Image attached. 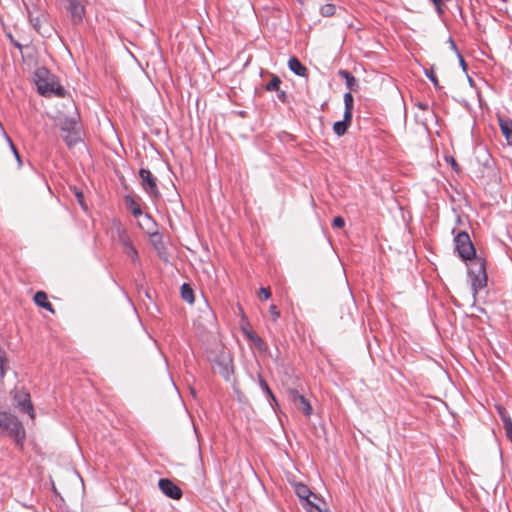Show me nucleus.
Instances as JSON below:
<instances>
[{"label": "nucleus", "instance_id": "20e7f679", "mask_svg": "<svg viewBox=\"0 0 512 512\" xmlns=\"http://www.w3.org/2000/svg\"><path fill=\"white\" fill-rule=\"evenodd\" d=\"M455 250L457 251L460 258L463 260H469L470 262L474 260L476 257V251L474 245L470 239V236L467 232L461 231L459 232L455 238Z\"/></svg>", "mask_w": 512, "mask_h": 512}, {"label": "nucleus", "instance_id": "bb28decb", "mask_svg": "<svg viewBox=\"0 0 512 512\" xmlns=\"http://www.w3.org/2000/svg\"><path fill=\"white\" fill-rule=\"evenodd\" d=\"M7 356L4 349L0 347V379H3L6 374L5 365L7 364Z\"/></svg>", "mask_w": 512, "mask_h": 512}, {"label": "nucleus", "instance_id": "1a4fd4ad", "mask_svg": "<svg viewBox=\"0 0 512 512\" xmlns=\"http://www.w3.org/2000/svg\"><path fill=\"white\" fill-rule=\"evenodd\" d=\"M47 74V70L46 69H39L37 72H36V77H37V80H36V85H37V90L38 92L43 95V96H49L52 94V92L54 91V83H50L48 82L47 80H45L42 76Z\"/></svg>", "mask_w": 512, "mask_h": 512}, {"label": "nucleus", "instance_id": "7c9ffc66", "mask_svg": "<svg viewBox=\"0 0 512 512\" xmlns=\"http://www.w3.org/2000/svg\"><path fill=\"white\" fill-rule=\"evenodd\" d=\"M332 226L334 228H343L345 226V220L341 216H337L333 219Z\"/></svg>", "mask_w": 512, "mask_h": 512}, {"label": "nucleus", "instance_id": "6ab92c4d", "mask_svg": "<svg viewBox=\"0 0 512 512\" xmlns=\"http://www.w3.org/2000/svg\"><path fill=\"white\" fill-rule=\"evenodd\" d=\"M125 202L135 217L142 215L141 207L133 197L129 195L125 196Z\"/></svg>", "mask_w": 512, "mask_h": 512}, {"label": "nucleus", "instance_id": "2eb2a0df", "mask_svg": "<svg viewBox=\"0 0 512 512\" xmlns=\"http://www.w3.org/2000/svg\"><path fill=\"white\" fill-rule=\"evenodd\" d=\"M292 396L295 401H299L298 409L301 410L306 416L311 415L312 407L309 401L296 390L292 391Z\"/></svg>", "mask_w": 512, "mask_h": 512}, {"label": "nucleus", "instance_id": "a211bd4d", "mask_svg": "<svg viewBox=\"0 0 512 512\" xmlns=\"http://www.w3.org/2000/svg\"><path fill=\"white\" fill-rule=\"evenodd\" d=\"M34 301H35V303L38 306H40V307H42V308H44V309L54 313L53 306L48 301V297H47V294L45 292H43V291L36 292L35 295H34Z\"/></svg>", "mask_w": 512, "mask_h": 512}, {"label": "nucleus", "instance_id": "dca6fc26", "mask_svg": "<svg viewBox=\"0 0 512 512\" xmlns=\"http://www.w3.org/2000/svg\"><path fill=\"white\" fill-rule=\"evenodd\" d=\"M288 67L294 74L298 76H307V68L296 57H291L289 59Z\"/></svg>", "mask_w": 512, "mask_h": 512}, {"label": "nucleus", "instance_id": "6e6552de", "mask_svg": "<svg viewBox=\"0 0 512 512\" xmlns=\"http://www.w3.org/2000/svg\"><path fill=\"white\" fill-rule=\"evenodd\" d=\"M159 488L160 490L169 498L177 500L182 496L181 489L173 483L170 479L162 478L159 480Z\"/></svg>", "mask_w": 512, "mask_h": 512}, {"label": "nucleus", "instance_id": "9b49d317", "mask_svg": "<svg viewBox=\"0 0 512 512\" xmlns=\"http://www.w3.org/2000/svg\"><path fill=\"white\" fill-rule=\"evenodd\" d=\"M67 10L70 13L73 23H80L84 15V7L78 0H67Z\"/></svg>", "mask_w": 512, "mask_h": 512}, {"label": "nucleus", "instance_id": "72a5a7b5", "mask_svg": "<svg viewBox=\"0 0 512 512\" xmlns=\"http://www.w3.org/2000/svg\"><path fill=\"white\" fill-rule=\"evenodd\" d=\"M504 427L506 437L512 442V423H507Z\"/></svg>", "mask_w": 512, "mask_h": 512}, {"label": "nucleus", "instance_id": "0eeeda50", "mask_svg": "<svg viewBox=\"0 0 512 512\" xmlns=\"http://www.w3.org/2000/svg\"><path fill=\"white\" fill-rule=\"evenodd\" d=\"M14 400L21 412L28 413L31 418H34V410L29 393L25 391H17L14 395Z\"/></svg>", "mask_w": 512, "mask_h": 512}, {"label": "nucleus", "instance_id": "9d476101", "mask_svg": "<svg viewBox=\"0 0 512 512\" xmlns=\"http://www.w3.org/2000/svg\"><path fill=\"white\" fill-rule=\"evenodd\" d=\"M119 241L123 245L124 251L127 254V256L131 259V261L135 264L138 263V252L134 245L132 244V241L129 238V236L125 232H122L119 234Z\"/></svg>", "mask_w": 512, "mask_h": 512}, {"label": "nucleus", "instance_id": "c9c22d12", "mask_svg": "<svg viewBox=\"0 0 512 512\" xmlns=\"http://www.w3.org/2000/svg\"><path fill=\"white\" fill-rule=\"evenodd\" d=\"M64 92L65 90L63 87L57 86L56 88L54 87V91L52 92V94L62 97L64 96Z\"/></svg>", "mask_w": 512, "mask_h": 512}, {"label": "nucleus", "instance_id": "79ce46f5", "mask_svg": "<svg viewBox=\"0 0 512 512\" xmlns=\"http://www.w3.org/2000/svg\"><path fill=\"white\" fill-rule=\"evenodd\" d=\"M449 42H450L451 48L457 53V51H459V50L457 49V46L451 37L449 38Z\"/></svg>", "mask_w": 512, "mask_h": 512}, {"label": "nucleus", "instance_id": "f8f14e48", "mask_svg": "<svg viewBox=\"0 0 512 512\" xmlns=\"http://www.w3.org/2000/svg\"><path fill=\"white\" fill-rule=\"evenodd\" d=\"M295 492H296V495L301 499V500H305L307 502L308 505H310L311 507L315 508L316 510H318V512H323L319 506H317L316 504H314L311 500H310V497H316L315 494H313V492L308 488V486L304 485V484H297L295 486Z\"/></svg>", "mask_w": 512, "mask_h": 512}, {"label": "nucleus", "instance_id": "4be33fe9", "mask_svg": "<svg viewBox=\"0 0 512 512\" xmlns=\"http://www.w3.org/2000/svg\"><path fill=\"white\" fill-rule=\"evenodd\" d=\"M353 105H354V99L350 92H347L344 94V114H347L352 116L353 113Z\"/></svg>", "mask_w": 512, "mask_h": 512}, {"label": "nucleus", "instance_id": "a19ab883", "mask_svg": "<svg viewBox=\"0 0 512 512\" xmlns=\"http://www.w3.org/2000/svg\"><path fill=\"white\" fill-rule=\"evenodd\" d=\"M31 22H32V25L33 27L39 31V19L38 18H35V19H31Z\"/></svg>", "mask_w": 512, "mask_h": 512}, {"label": "nucleus", "instance_id": "4c0bfd02", "mask_svg": "<svg viewBox=\"0 0 512 512\" xmlns=\"http://www.w3.org/2000/svg\"><path fill=\"white\" fill-rule=\"evenodd\" d=\"M277 98L280 101L285 102L287 98L286 92L279 89V91H277Z\"/></svg>", "mask_w": 512, "mask_h": 512}, {"label": "nucleus", "instance_id": "c85d7f7f", "mask_svg": "<svg viewBox=\"0 0 512 512\" xmlns=\"http://www.w3.org/2000/svg\"><path fill=\"white\" fill-rule=\"evenodd\" d=\"M335 10H336V7L334 4H331V3H327V4H324L321 8H320V13L322 16L324 17H330L332 15H334L335 13Z\"/></svg>", "mask_w": 512, "mask_h": 512}, {"label": "nucleus", "instance_id": "c756f323", "mask_svg": "<svg viewBox=\"0 0 512 512\" xmlns=\"http://www.w3.org/2000/svg\"><path fill=\"white\" fill-rule=\"evenodd\" d=\"M74 193H75V197L77 198V201L78 203L80 204V206L86 210L87 207H86V204L84 202V194L82 191H80L79 189H77L76 187L74 188Z\"/></svg>", "mask_w": 512, "mask_h": 512}, {"label": "nucleus", "instance_id": "aec40b11", "mask_svg": "<svg viewBox=\"0 0 512 512\" xmlns=\"http://www.w3.org/2000/svg\"><path fill=\"white\" fill-rule=\"evenodd\" d=\"M181 297L183 300H185L189 304H192L194 302V300H195L194 291L189 284H187V283L182 284Z\"/></svg>", "mask_w": 512, "mask_h": 512}, {"label": "nucleus", "instance_id": "7ed1b4c3", "mask_svg": "<svg viewBox=\"0 0 512 512\" xmlns=\"http://www.w3.org/2000/svg\"><path fill=\"white\" fill-rule=\"evenodd\" d=\"M60 130L64 142L70 148L79 143L82 139L81 125L78 116L66 117L60 122Z\"/></svg>", "mask_w": 512, "mask_h": 512}, {"label": "nucleus", "instance_id": "ea45409f", "mask_svg": "<svg viewBox=\"0 0 512 512\" xmlns=\"http://www.w3.org/2000/svg\"><path fill=\"white\" fill-rule=\"evenodd\" d=\"M433 2V4L435 5L438 13H442V8H441V1L440 0H431Z\"/></svg>", "mask_w": 512, "mask_h": 512}, {"label": "nucleus", "instance_id": "b1692460", "mask_svg": "<svg viewBox=\"0 0 512 512\" xmlns=\"http://www.w3.org/2000/svg\"><path fill=\"white\" fill-rule=\"evenodd\" d=\"M258 380H259V386L262 389V391L267 395V398L276 402V398L273 395L271 389L269 388V386H268L267 382L264 380V378L261 375H259Z\"/></svg>", "mask_w": 512, "mask_h": 512}, {"label": "nucleus", "instance_id": "58836bf2", "mask_svg": "<svg viewBox=\"0 0 512 512\" xmlns=\"http://www.w3.org/2000/svg\"><path fill=\"white\" fill-rule=\"evenodd\" d=\"M415 105L417 108H419L421 110H428V108H429V105L427 102H417Z\"/></svg>", "mask_w": 512, "mask_h": 512}, {"label": "nucleus", "instance_id": "5701e85b", "mask_svg": "<svg viewBox=\"0 0 512 512\" xmlns=\"http://www.w3.org/2000/svg\"><path fill=\"white\" fill-rule=\"evenodd\" d=\"M339 75L343 77L346 80V85L350 90L354 89V86L356 85L357 81L356 78L348 71L346 70H340Z\"/></svg>", "mask_w": 512, "mask_h": 512}, {"label": "nucleus", "instance_id": "412c9836", "mask_svg": "<svg viewBox=\"0 0 512 512\" xmlns=\"http://www.w3.org/2000/svg\"><path fill=\"white\" fill-rule=\"evenodd\" d=\"M0 128H1V131L3 133V136H4L5 140L7 141L11 151L13 152V154H14V156H15L18 164H19V166H21L22 165V160H21V157H20V154H19L17 148L15 147V145H14L13 141L11 140V138L9 137V135L5 132V130H4V128H3L1 123H0Z\"/></svg>", "mask_w": 512, "mask_h": 512}, {"label": "nucleus", "instance_id": "2f4dec72", "mask_svg": "<svg viewBox=\"0 0 512 512\" xmlns=\"http://www.w3.org/2000/svg\"><path fill=\"white\" fill-rule=\"evenodd\" d=\"M271 297V292L268 288L261 287L259 290V298L262 300H268Z\"/></svg>", "mask_w": 512, "mask_h": 512}, {"label": "nucleus", "instance_id": "f704fd0d", "mask_svg": "<svg viewBox=\"0 0 512 512\" xmlns=\"http://www.w3.org/2000/svg\"><path fill=\"white\" fill-rule=\"evenodd\" d=\"M8 38L10 39L11 44L17 48L19 51H22L23 46L17 40H15L11 34H8Z\"/></svg>", "mask_w": 512, "mask_h": 512}, {"label": "nucleus", "instance_id": "393cba45", "mask_svg": "<svg viewBox=\"0 0 512 512\" xmlns=\"http://www.w3.org/2000/svg\"><path fill=\"white\" fill-rule=\"evenodd\" d=\"M281 79L277 75H273L270 82L266 84L265 89L267 91H279Z\"/></svg>", "mask_w": 512, "mask_h": 512}, {"label": "nucleus", "instance_id": "4468645a", "mask_svg": "<svg viewBox=\"0 0 512 512\" xmlns=\"http://www.w3.org/2000/svg\"><path fill=\"white\" fill-rule=\"evenodd\" d=\"M243 333H244L245 337L247 339H249L259 351L266 352L268 350V346L265 343V341L261 337H259L257 334H255L254 332H252L250 330H245V329L243 330Z\"/></svg>", "mask_w": 512, "mask_h": 512}, {"label": "nucleus", "instance_id": "a878e982", "mask_svg": "<svg viewBox=\"0 0 512 512\" xmlns=\"http://www.w3.org/2000/svg\"><path fill=\"white\" fill-rule=\"evenodd\" d=\"M426 77L432 82L435 89L440 90L442 87L439 84L438 78L434 72L433 67L425 70Z\"/></svg>", "mask_w": 512, "mask_h": 512}, {"label": "nucleus", "instance_id": "ddd939ff", "mask_svg": "<svg viewBox=\"0 0 512 512\" xmlns=\"http://www.w3.org/2000/svg\"><path fill=\"white\" fill-rule=\"evenodd\" d=\"M352 122V116L347 114L343 115V120L337 121L333 125V131L337 136H343Z\"/></svg>", "mask_w": 512, "mask_h": 512}, {"label": "nucleus", "instance_id": "473e14b6", "mask_svg": "<svg viewBox=\"0 0 512 512\" xmlns=\"http://www.w3.org/2000/svg\"><path fill=\"white\" fill-rule=\"evenodd\" d=\"M269 313H270L273 321H277L280 317V312H279L277 306H275V305L270 306Z\"/></svg>", "mask_w": 512, "mask_h": 512}, {"label": "nucleus", "instance_id": "f3484780", "mask_svg": "<svg viewBox=\"0 0 512 512\" xmlns=\"http://www.w3.org/2000/svg\"><path fill=\"white\" fill-rule=\"evenodd\" d=\"M499 126L507 143L512 145V120L499 118Z\"/></svg>", "mask_w": 512, "mask_h": 512}, {"label": "nucleus", "instance_id": "e433bc0d", "mask_svg": "<svg viewBox=\"0 0 512 512\" xmlns=\"http://www.w3.org/2000/svg\"><path fill=\"white\" fill-rule=\"evenodd\" d=\"M457 56H458V58H459V62H460V65H461L462 69H463L464 71H466V69H467V64H466V62H465V60H464L463 56L461 55V53H460L459 51H457Z\"/></svg>", "mask_w": 512, "mask_h": 512}, {"label": "nucleus", "instance_id": "39448f33", "mask_svg": "<svg viewBox=\"0 0 512 512\" xmlns=\"http://www.w3.org/2000/svg\"><path fill=\"white\" fill-rule=\"evenodd\" d=\"M213 365L218 373L227 381L233 374V359L230 353L222 350L213 360Z\"/></svg>", "mask_w": 512, "mask_h": 512}, {"label": "nucleus", "instance_id": "423d86ee", "mask_svg": "<svg viewBox=\"0 0 512 512\" xmlns=\"http://www.w3.org/2000/svg\"><path fill=\"white\" fill-rule=\"evenodd\" d=\"M139 177L142 181V187L147 194L152 197L159 195L157 179L153 176L149 169L141 168L139 170Z\"/></svg>", "mask_w": 512, "mask_h": 512}, {"label": "nucleus", "instance_id": "cd10ccee", "mask_svg": "<svg viewBox=\"0 0 512 512\" xmlns=\"http://www.w3.org/2000/svg\"><path fill=\"white\" fill-rule=\"evenodd\" d=\"M496 409H497V412L503 422V426H505L507 423H512V419H511L508 411L504 407L499 405L496 407Z\"/></svg>", "mask_w": 512, "mask_h": 512}, {"label": "nucleus", "instance_id": "f03ea898", "mask_svg": "<svg viewBox=\"0 0 512 512\" xmlns=\"http://www.w3.org/2000/svg\"><path fill=\"white\" fill-rule=\"evenodd\" d=\"M468 276L471 281L473 296L487 285V273L485 261L482 258H475L469 263Z\"/></svg>", "mask_w": 512, "mask_h": 512}, {"label": "nucleus", "instance_id": "f257e3e1", "mask_svg": "<svg viewBox=\"0 0 512 512\" xmlns=\"http://www.w3.org/2000/svg\"><path fill=\"white\" fill-rule=\"evenodd\" d=\"M0 429L5 430L18 446H23L25 430L17 417L7 412H0Z\"/></svg>", "mask_w": 512, "mask_h": 512}]
</instances>
